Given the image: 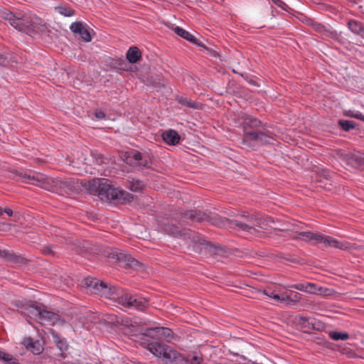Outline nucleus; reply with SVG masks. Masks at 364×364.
<instances>
[{
    "label": "nucleus",
    "mask_w": 364,
    "mask_h": 364,
    "mask_svg": "<svg viewBox=\"0 0 364 364\" xmlns=\"http://www.w3.org/2000/svg\"><path fill=\"white\" fill-rule=\"evenodd\" d=\"M0 360L4 361L6 364H18V360L12 355L2 351L0 353Z\"/></svg>",
    "instance_id": "nucleus-22"
},
{
    "label": "nucleus",
    "mask_w": 364,
    "mask_h": 364,
    "mask_svg": "<svg viewBox=\"0 0 364 364\" xmlns=\"http://www.w3.org/2000/svg\"><path fill=\"white\" fill-rule=\"evenodd\" d=\"M323 288L318 287L314 283H306V292L309 294L322 293Z\"/></svg>",
    "instance_id": "nucleus-27"
},
{
    "label": "nucleus",
    "mask_w": 364,
    "mask_h": 364,
    "mask_svg": "<svg viewBox=\"0 0 364 364\" xmlns=\"http://www.w3.org/2000/svg\"><path fill=\"white\" fill-rule=\"evenodd\" d=\"M85 284L90 289L91 293L97 294L106 298L117 299L118 303L125 308H132L143 311L148 306V300L138 295L124 294L115 296V288L107 286L104 282L96 278L87 277Z\"/></svg>",
    "instance_id": "nucleus-1"
},
{
    "label": "nucleus",
    "mask_w": 364,
    "mask_h": 364,
    "mask_svg": "<svg viewBox=\"0 0 364 364\" xmlns=\"http://www.w3.org/2000/svg\"><path fill=\"white\" fill-rule=\"evenodd\" d=\"M338 124L345 131H349V130L355 128V123L350 120L341 119L338 121Z\"/></svg>",
    "instance_id": "nucleus-26"
},
{
    "label": "nucleus",
    "mask_w": 364,
    "mask_h": 364,
    "mask_svg": "<svg viewBox=\"0 0 364 364\" xmlns=\"http://www.w3.org/2000/svg\"><path fill=\"white\" fill-rule=\"evenodd\" d=\"M127 196L128 194L125 191L113 188L111 186L105 200H125L127 199Z\"/></svg>",
    "instance_id": "nucleus-10"
},
{
    "label": "nucleus",
    "mask_w": 364,
    "mask_h": 364,
    "mask_svg": "<svg viewBox=\"0 0 364 364\" xmlns=\"http://www.w3.org/2000/svg\"><path fill=\"white\" fill-rule=\"evenodd\" d=\"M345 115L347 117H353L358 119H360L363 122H364V115L358 112V111H353V110H347L345 112Z\"/></svg>",
    "instance_id": "nucleus-28"
},
{
    "label": "nucleus",
    "mask_w": 364,
    "mask_h": 364,
    "mask_svg": "<svg viewBox=\"0 0 364 364\" xmlns=\"http://www.w3.org/2000/svg\"><path fill=\"white\" fill-rule=\"evenodd\" d=\"M158 333L164 336V338L170 339L173 337V333L168 328L161 327L155 329Z\"/></svg>",
    "instance_id": "nucleus-25"
},
{
    "label": "nucleus",
    "mask_w": 364,
    "mask_h": 364,
    "mask_svg": "<svg viewBox=\"0 0 364 364\" xmlns=\"http://www.w3.org/2000/svg\"><path fill=\"white\" fill-rule=\"evenodd\" d=\"M174 31L178 36L186 39V41L193 44L199 45V41L193 34L190 33L188 31L184 30L183 28L176 26L174 28Z\"/></svg>",
    "instance_id": "nucleus-13"
},
{
    "label": "nucleus",
    "mask_w": 364,
    "mask_h": 364,
    "mask_svg": "<svg viewBox=\"0 0 364 364\" xmlns=\"http://www.w3.org/2000/svg\"><path fill=\"white\" fill-rule=\"evenodd\" d=\"M110 187L111 182L105 178L93 179L89 183L90 193L98 196L102 200L107 198Z\"/></svg>",
    "instance_id": "nucleus-6"
},
{
    "label": "nucleus",
    "mask_w": 364,
    "mask_h": 364,
    "mask_svg": "<svg viewBox=\"0 0 364 364\" xmlns=\"http://www.w3.org/2000/svg\"><path fill=\"white\" fill-rule=\"evenodd\" d=\"M185 217L197 222H203L208 219V216L200 210L189 211L185 214Z\"/></svg>",
    "instance_id": "nucleus-15"
},
{
    "label": "nucleus",
    "mask_w": 364,
    "mask_h": 364,
    "mask_svg": "<svg viewBox=\"0 0 364 364\" xmlns=\"http://www.w3.org/2000/svg\"><path fill=\"white\" fill-rule=\"evenodd\" d=\"M20 176L22 181L24 183L35 184V182L36 181L35 177L29 174L24 173L21 174Z\"/></svg>",
    "instance_id": "nucleus-32"
},
{
    "label": "nucleus",
    "mask_w": 364,
    "mask_h": 364,
    "mask_svg": "<svg viewBox=\"0 0 364 364\" xmlns=\"http://www.w3.org/2000/svg\"><path fill=\"white\" fill-rule=\"evenodd\" d=\"M3 211H4V213H6L9 216H11L13 215V210L10 208H6Z\"/></svg>",
    "instance_id": "nucleus-37"
},
{
    "label": "nucleus",
    "mask_w": 364,
    "mask_h": 364,
    "mask_svg": "<svg viewBox=\"0 0 364 364\" xmlns=\"http://www.w3.org/2000/svg\"><path fill=\"white\" fill-rule=\"evenodd\" d=\"M320 26V25H317L316 26V29H318V27Z\"/></svg>",
    "instance_id": "nucleus-45"
},
{
    "label": "nucleus",
    "mask_w": 364,
    "mask_h": 364,
    "mask_svg": "<svg viewBox=\"0 0 364 364\" xmlns=\"http://www.w3.org/2000/svg\"><path fill=\"white\" fill-rule=\"evenodd\" d=\"M133 158L136 162H139L142 159L141 154L139 152H136L134 154Z\"/></svg>",
    "instance_id": "nucleus-35"
},
{
    "label": "nucleus",
    "mask_w": 364,
    "mask_h": 364,
    "mask_svg": "<svg viewBox=\"0 0 364 364\" xmlns=\"http://www.w3.org/2000/svg\"><path fill=\"white\" fill-rule=\"evenodd\" d=\"M116 319H117V321H116V322H117V323H123V320H122V321H120L119 320L118 317H117V318H116Z\"/></svg>",
    "instance_id": "nucleus-42"
},
{
    "label": "nucleus",
    "mask_w": 364,
    "mask_h": 364,
    "mask_svg": "<svg viewBox=\"0 0 364 364\" xmlns=\"http://www.w3.org/2000/svg\"><path fill=\"white\" fill-rule=\"evenodd\" d=\"M141 56V51L137 47L133 46L129 48L127 53V59L131 63H136Z\"/></svg>",
    "instance_id": "nucleus-17"
},
{
    "label": "nucleus",
    "mask_w": 364,
    "mask_h": 364,
    "mask_svg": "<svg viewBox=\"0 0 364 364\" xmlns=\"http://www.w3.org/2000/svg\"><path fill=\"white\" fill-rule=\"evenodd\" d=\"M286 288H294L297 290L306 292V283H298L295 284L288 285Z\"/></svg>",
    "instance_id": "nucleus-34"
},
{
    "label": "nucleus",
    "mask_w": 364,
    "mask_h": 364,
    "mask_svg": "<svg viewBox=\"0 0 364 364\" xmlns=\"http://www.w3.org/2000/svg\"><path fill=\"white\" fill-rule=\"evenodd\" d=\"M248 363H249V364H261V363H256V362H254L252 360H248Z\"/></svg>",
    "instance_id": "nucleus-41"
},
{
    "label": "nucleus",
    "mask_w": 364,
    "mask_h": 364,
    "mask_svg": "<svg viewBox=\"0 0 364 364\" xmlns=\"http://www.w3.org/2000/svg\"><path fill=\"white\" fill-rule=\"evenodd\" d=\"M141 183L139 181L136 182V187L134 188L135 190H137L141 188Z\"/></svg>",
    "instance_id": "nucleus-39"
},
{
    "label": "nucleus",
    "mask_w": 364,
    "mask_h": 364,
    "mask_svg": "<svg viewBox=\"0 0 364 364\" xmlns=\"http://www.w3.org/2000/svg\"><path fill=\"white\" fill-rule=\"evenodd\" d=\"M27 310L29 316L34 317L40 323L48 322L49 324L53 326L63 324L64 323V321L60 318L58 314L48 311L41 306L31 304L28 307Z\"/></svg>",
    "instance_id": "nucleus-5"
},
{
    "label": "nucleus",
    "mask_w": 364,
    "mask_h": 364,
    "mask_svg": "<svg viewBox=\"0 0 364 364\" xmlns=\"http://www.w3.org/2000/svg\"><path fill=\"white\" fill-rule=\"evenodd\" d=\"M259 123L260 122L257 119L252 117H247L245 121V124L250 127H257Z\"/></svg>",
    "instance_id": "nucleus-33"
},
{
    "label": "nucleus",
    "mask_w": 364,
    "mask_h": 364,
    "mask_svg": "<svg viewBox=\"0 0 364 364\" xmlns=\"http://www.w3.org/2000/svg\"><path fill=\"white\" fill-rule=\"evenodd\" d=\"M263 293L268 297L275 300L277 303L279 302L281 296L277 294L274 291H272L271 289H265L264 290Z\"/></svg>",
    "instance_id": "nucleus-31"
},
{
    "label": "nucleus",
    "mask_w": 364,
    "mask_h": 364,
    "mask_svg": "<svg viewBox=\"0 0 364 364\" xmlns=\"http://www.w3.org/2000/svg\"><path fill=\"white\" fill-rule=\"evenodd\" d=\"M329 337L334 341H346L349 338V334L345 332L331 331Z\"/></svg>",
    "instance_id": "nucleus-21"
},
{
    "label": "nucleus",
    "mask_w": 364,
    "mask_h": 364,
    "mask_svg": "<svg viewBox=\"0 0 364 364\" xmlns=\"http://www.w3.org/2000/svg\"><path fill=\"white\" fill-rule=\"evenodd\" d=\"M163 140L168 145H175L179 142L180 136L173 129H168L163 132Z\"/></svg>",
    "instance_id": "nucleus-11"
},
{
    "label": "nucleus",
    "mask_w": 364,
    "mask_h": 364,
    "mask_svg": "<svg viewBox=\"0 0 364 364\" xmlns=\"http://www.w3.org/2000/svg\"><path fill=\"white\" fill-rule=\"evenodd\" d=\"M346 159L355 162V166H364V153L354 151L346 155Z\"/></svg>",
    "instance_id": "nucleus-18"
},
{
    "label": "nucleus",
    "mask_w": 364,
    "mask_h": 364,
    "mask_svg": "<svg viewBox=\"0 0 364 364\" xmlns=\"http://www.w3.org/2000/svg\"><path fill=\"white\" fill-rule=\"evenodd\" d=\"M140 165H142V166H145L144 164H142V163H139Z\"/></svg>",
    "instance_id": "nucleus-46"
},
{
    "label": "nucleus",
    "mask_w": 364,
    "mask_h": 364,
    "mask_svg": "<svg viewBox=\"0 0 364 364\" xmlns=\"http://www.w3.org/2000/svg\"><path fill=\"white\" fill-rule=\"evenodd\" d=\"M319 244H322L325 247H330L343 250H348L350 248L349 243L338 240L337 239L328 235H321Z\"/></svg>",
    "instance_id": "nucleus-7"
},
{
    "label": "nucleus",
    "mask_w": 364,
    "mask_h": 364,
    "mask_svg": "<svg viewBox=\"0 0 364 364\" xmlns=\"http://www.w3.org/2000/svg\"><path fill=\"white\" fill-rule=\"evenodd\" d=\"M203 357L199 355H195L193 356H184V359L182 360V363L186 364H202Z\"/></svg>",
    "instance_id": "nucleus-20"
},
{
    "label": "nucleus",
    "mask_w": 364,
    "mask_h": 364,
    "mask_svg": "<svg viewBox=\"0 0 364 364\" xmlns=\"http://www.w3.org/2000/svg\"><path fill=\"white\" fill-rule=\"evenodd\" d=\"M23 344L28 348H30L33 354L39 355L43 351V348L41 344L37 342H33L30 338H26L23 340Z\"/></svg>",
    "instance_id": "nucleus-16"
},
{
    "label": "nucleus",
    "mask_w": 364,
    "mask_h": 364,
    "mask_svg": "<svg viewBox=\"0 0 364 364\" xmlns=\"http://www.w3.org/2000/svg\"><path fill=\"white\" fill-rule=\"evenodd\" d=\"M321 235L318 233L303 231L298 234L297 238L310 242L312 245H318L320 242Z\"/></svg>",
    "instance_id": "nucleus-9"
},
{
    "label": "nucleus",
    "mask_w": 364,
    "mask_h": 364,
    "mask_svg": "<svg viewBox=\"0 0 364 364\" xmlns=\"http://www.w3.org/2000/svg\"><path fill=\"white\" fill-rule=\"evenodd\" d=\"M55 11L60 14L68 17L72 16L75 14L74 11L72 9L64 6H59L55 7Z\"/></svg>",
    "instance_id": "nucleus-24"
},
{
    "label": "nucleus",
    "mask_w": 364,
    "mask_h": 364,
    "mask_svg": "<svg viewBox=\"0 0 364 364\" xmlns=\"http://www.w3.org/2000/svg\"><path fill=\"white\" fill-rule=\"evenodd\" d=\"M53 342L56 344L57 347L63 352L68 349V345L65 338H61L60 336L54 331H51Z\"/></svg>",
    "instance_id": "nucleus-19"
},
{
    "label": "nucleus",
    "mask_w": 364,
    "mask_h": 364,
    "mask_svg": "<svg viewBox=\"0 0 364 364\" xmlns=\"http://www.w3.org/2000/svg\"><path fill=\"white\" fill-rule=\"evenodd\" d=\"M1 15L2 18L7 20L14 28L25 33H29L31 31L40 29V27L43 25L42 20L32 14L17 16L9 11L4 9L1 11Z\"/></svg>",
    "instance_id": "nucleus-3"
},
{
    "label": "nucleus",
    "mask_w": 364,
    "mask_h": 364,
    "mask_svg": "<svg viewBox=\"0 0 364 364\" xmlns=\"http://www.w3.org/2000/svg\"><path fill=\"white\" fill-rule=\"evenodd\" d=\"M0 254H1V255H3V256H4V257H8L9 255H10V256H11V255H10L8 252H6V251H5V250H4V251H1V252H0Z\"/></svg>",
    "instance_id": "nucleus-38"
},
{
    "label": "nucleus",
    "mask_w": 364,
    "mask_h": 364,
    "mask_svg": "<svg viewBox=\"0 0 364 364\" xmlns=\"http://www.w3.org/2000/svg\"><path fill=\"white\" fill-rule=\"evenodd\" d=\"M164 231L169 235H176L178 232V227L171 225V224H166L164 226Z\"/></svg>",
    "instance_id": "nucleus-29"
},
{
    "label": "nucleus",
    "mask_w": 364,
    "mask_h": 364,
    "mask_svg": "<svg viewBox=\"0 0 364 364\" xmlns=\"http://www.w3.org/2000/svg\"><path fill=\"white\" fill-rule=\"evenodd\" d=\"M178 101L180 104L187 106L188 107H193V108L197 107L196 103L191 100H189L188 98L181 97L178 99Z\"/></svg>",
    "instance_id": "nucleus-30"
},
{
    "label": "nucleus",
    "mask_w": 364,
    "mask_h": 364,
    "mask_svg": "<svg viewBox=\"0 0 364 364\" xmlns=\"http://www.w3.org/2000/svg\"><path fill=\"white\" fill-rule=\"evenodd\" d=\"M245 140H252L260 143L266 142V136L261 132H248L245 127Z\"/></svg>",
    "instance_id": "nucleus-12"
},
{
    "label": "nucleus",
    "mask_w": 364,
    "mask_h": 364,
    "mask_svg": "<svg viewBox=\"0 0 364 364\" xmlns=\"http://www.w3.org/2000/svg\"><path fill=\"white\" fill-rule=\"evenodd\" d=\"M4 62V59L1 56H0V64H2Z\"/></svg>",
    "instance_id": "nucleus-43"
},
{
    "label": "nucleus",
    "mask_w": 364,
    "mask_h": 364,
    "mask_svg": "<svg viewBox=\"0 0 364 364\" xmlns=\"http://www.w3.org/2000/svg\"><path fill=\"white\" fill-rule=\"evenodd\" d=\"M1 352V350H0V353Z\"/></svg>",
    "instance_id": "nucleus-47"
},
{
    "label": "nucleus",
    "mask_w": 364,
    "mask_h": 364,
    "mask_svg": "<svg viewBox=\"0 0 364 364\" xmlns=\"http://www.w3.org/2000/svg\"><path fill=\"white\" fill-rule=\"evenodd\" d=\"M300 300L301 295L298 293H294L293 295L284 293L281 296L279 303H284L287 305H294L299 303Z\"/></svg>",
    "instance_id": "nucleus-14"
},
{
    "label": "nucleus",
    "mask_w": 364,
    "mask_h": 364,
    "mask_svg": "<svg viewBox=\"0 0 364 364\" xmlns=\"http://www.w3.org/2000/svg\"><path fill=\"white\" fill-rule=\"evenodd\" d=\"M273 1H274L276 4H277L278 6H280V4H279V3H281V4H282V3H283L281 0H273Z\"/></svg>",
    "instance_id": "nucleus-40"
},
{
    "label": "nucleus",
    "mask_w": 364,
    "mask_h": 364,
    "mask_svg": "<svg viewBox=\"0 0 364 364\" xmlns=\"http://www.w3.org/2000/svg\"><path fill=\"white\" fill-rule=\"evenodd\" d=\"M70 29L74 33H77L86 42H90L92 39L87 26L82 22L73 23Z\"/></svg>",
    "instance_id": "nucleus-8"
},
{
    "label": "nucleus",
    "mask_w": 364,
    "mask_h": 364,
    "mask_svg": "<svg viewBox=\"0 0 364 364\" xmlns=\"http://www.w3.org/2000/svg\"><path fill=\"white\" fill-rule=\"evenodd\" d=\"M4 211L3 210L1 209V208L0 207V215H1L3 214Z\"/></svg>",
    "instance_id": "nucleus-44"
},
{
    "label": "nucleus",
    "mask_w": 364,
    "mask_h": 364,
    "mask_svg": "<svg viewBox=\"0 0 364 364\" xmlns=\"http://www.w3.org/2000/svg\"><path fill=\"white\" fill-rule=\"evenodd\" d=\"M349 29L355 34H360L363 31L362 25L355 21H350L348 22Z\"/></svg>",
    "instance_id": "nucleus-23"
},
{
    "label": "nucleus",
    "mask_w": 364,
    "mask_h": 364,
    "mask_svg": "<svg viewBox=\"0 0 364 364\" xmlns=\"http://www.w3.org/2000/svg\"><path fill=\"white\" fill-rule=\"evenodd\" d=\"M147 349L166 364H181L184 359V355L171 346L158 342L149 343Z\"/></svg>",
    "instance_id": "nucleus-4"
},
{
    "label": "nucleus",
    "mask_w": 364,
    "mask_h": 364,
    "mask_svg": "<svg viewBox=\"0 0 364 364\" xmlns=\"http://www.w3.org/2000/svg\"><path fill=\"white\" fill-rule=\"evenodd\" d=\"M241 218L242 220H225V222L230 228H237L251 234L256 231V227L267 229L269 226L272 227L270 223H274L271 218L264 217L260 213L255 215L243 214Z\"/></svg>",
    "instance_id": "nucleus-2"
},
{
    "label": "nucleus",
    "mask_w": 364,
    "mask_h": 364,
    "mask_svg": "<svg viewBox=\"0 0 364 364\" xmlns=\"http://www.w3.org/2000/svg\"><path fill=\"white\" fill-rule=\"evenodd\" d=\"M95 116H96V117H97V118H98V119H101L105 118V114H104V112H101V111H100V112H95Z\"/></svg>",
    "instance_id": "nucleus-36"
}]
</instances>
